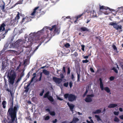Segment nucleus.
<instances>
[{
    "mask_svg": "<svg viewBox=\"0 0 123 123\" xmlns=\"http://www.w3.org/2000/svg\"><path fill=\"white\" fill-rule=\"evenodd\" d=\"M83 15V14H82L80 15H79V16H78L77 17V19L78 18H80V17L82 15Z\"/></svg>",
    "mask_w": 123,
    "mask_h": 123,
    "instance_id": "60",
    "label": "nucleus"
},
{
    "mask_svg": "<svg viewBox=\"0 0 123 123\" xmlns=\"http://www.w3.org/2000/svg\"><path fill=\"white\" fill-rule=\"evenodd\" d=\"M5 74H7V77L8 79L9 84L13 85L14 83L16 76L15 72L12 70L11 71H8L7 73L6 72Z\"/></svg>",
    "mask_w": 123,
    "mask_h": 123,
    "instance_id": "3",
    "label": "nucleus"
},
{
    "mask_svg": "<svg viewBox=\"0 0 123 123\" xmlns=\"http://www.w3.org/2000/svg\"><path fill=\"white\" fill-rule=\"evenodd\" d=\"M117 11H118L119 12H122V13L123 14V7H118L117 9Z\"/></svg>",
    "mask_w": 123,
    "mask_h": 123,
    "instance_id": "22",
    "label": "nucleus"
},
{
    "mask_svg": "<svg viewBox=\"0 0 123 123\" xmlns=\"http://www.w3.org/2000/svg\"><path fill=\"white\" fill-rule=\"evenodd\" d=\"M69 86L70 88H71L73 86V83L72 81H70L69 83Z\"/></svg>",
    "mask_w": 123,
    "mask_h": 123,
    "instance_id": "44",
    "label": "nucleus"
},
{
    "mask_svg": "<svg viewBox=\"0 0 123 123\" xmlns=\"http://www.w3.org/2000/svg\"><path fill=\"white\" fill-rule=\"evenodd\" d=\"M5 34H4L3 35H2V36H1V38H4L5 37Z\"/></svg>",
    "mask_w": 123,
    "mask_h": 123,
    "instance_id": "57",
    "label": "nucleus"
},
{
    "mask_svg": "<svg viewBox=\"0 0 123 123\" xmlns=\"http://www.w3.org/2000/svg\"><path fill=\"white\" fill-rule=\"evenodd\" d=\"M95 117L96 118L97 121H101V120L100 118V117L98 115H96L95 116Z\"/></svg>",
    "mask_w": 123,
    "mask_h": 123,
    "instance_id": "26",
    "label": "nucleus"
},
{
    "mask_svg": "<svg viewBox=\"0 0 123 123\" xmlns=\"http://www.w3.org/2000/svg\"><path fill=\"white\" fill-rule=\"evenodd\" d=\"M117 105L115 104H111L109 105L108 106V107L109 108H114Z\"/></svg>",
    "mask_w": 123,
    "mask_h": 123,
    "instance_id": "15",
    "label": "nucleus"
},
{
    "mask_svg": "<svg viewBox=\"0 0 123 123\" xmlns=\"http://www.w3.org/2000/svg\"><path fill=\"white\" fill-rule=\"evenodd\" d=\"M21 78H18L16 81V83H18V82H19L21 80Z\"/></svg>",
    "mask_w": 123,
    "mask_h": 123,
    "instance_id": "49",
    "label": "nucleus"
},
{
    "mask_svg": "<svg viewBox=\"0 0 123 123\" xmlns=\"http://www.w3.org/2000/svg\"><path fill=\"white\" fill-rule=\"evenodd\" d=\"M18 108V105H17L15 106L13 108L12 107H11L9 109L7 112V114L11 117V119L8 123H13L15 121L16 123H18L17 121L16 113Z\"/></svg>",
    "mask_w": 123,
    "mask_h": 123,
    "instance_id": "2",
    "label": "nucleus"
},
{
    "mask_svg": "<svg viewBox=\"0 0 123 123\" xmlns=\"http://www.w3.org/2000/svg\"><path fill=\"white\" fill-rule=\"evenodd\" d=\"M94 95L93 94L88 95L85 99V101L86 102H89L92 101V98L93 97Z\"/></svg>",
    "mask_w": 123,
    "mask_h": 123,
    "instance_id": "9",
    "label": "nucleus"
},
{
    "mask_svg": "<svg viewBox=\"0 0 123 123\" xmlns=\"http://www.w3.org/2000/svg\"><path fill=\"white\" fill-rule=\"evenodd\" d=\"M30 84H28L26 87H24V88L25 89V92L26 93L29 90V86H30Z\"/></svg>",
    "mask_w": 123,
    "mask_h": 123,
    "instance_id": "19",
    "label": "nucleus"
},
{
    "mask_svg": "<svg viewBox=\"0 0 123 123\" xmlns=\"http://www.w3.org/2000/svg\"><path fill=\"white\" fill-rule=\"evenodd\" d=\"M101 110L102 109L100 108L99 109L97 110L94 111H93L92 113L94 114H98L101 112Z\"/></svg>",
    "mask_w": 123,
    "mask_h": 123,
    "instance_id": "18",
    "label": "nucleus"
},
{
    "mask_svg": "<svg viewBox=\"0 0 123 123\" xmlns=\"http://www.w3.org/2000/svg\"><path fill=\"white\" fill-rule=\"evenodd\" d=\"M82 47L81 49L83 51L84 50V48L85 47V46L84 45H81Z\"/></svg>",
    "mask_w": 123,
    "mask_h": 123,
    "instance_id": "42",
    "label": "nucleus"
},
{
    "mask_svg": "<svg viewBox=\"0 0 123 123\" xmlns=\"http://www.w3.org/2000/svg\"><path fill=\"white\" fill-rule=\"evenodd\" d=\"M49 116H47L44 117V120H48L49 119Z\"/></svg>",
    "mask_w": 123,
    "mask_h": 123,
    "instance_id": "40",
    "label": "nucleus"
},
{
    "mask_svg": "<svg viewBox=\"0 0 123 123\" xmlns=\"http://www.w3.org/2000/svg\"><path fill=\"white\" fill-rule=\"evenodd\" d=\"M112 47L113 48L114 50L115 51L117 52H118V51H117V48L116 46L115 45H113L112 46Z\"/></svg>",
    "mask_w": 123,
    "mask_h": 123,
    "instance_id": "30",
    "label": "nucleus"
},
{
    "mask_svg": "<svg viewBox=\"0 0 123 123\" xmlns=\"http://www.w3.org/2000/svg\"><path fill=\"white\" fill-rule=\"evenodd\" d=\"M21 66V64H20L17 67V68H16V70H18L20 66Z\"/></svg>",
    "mask_w": 123,
    "mask_h": 123,
    "instance_id": "52",
    "label": "nucleus"
},
{
    "mask_svg": "<svg viewBox=\"0 0 123 123\" xmlns=\"http://www.w3.org/2000/svg\"><path fill=\"white\" fill-rule=\"evenodd\" d=\"M77 81H80V75L77 73Z\"/></svg>",
    "mask_w": 123,
    "mask_h": 123,
    "instance_id": "38",
    "label": "nucleus"
},
{
    "mask_svg": "<svg viewBox=\"0 0 123 123\" xmlns=\"http://www.w3.org/2000/svg\"><path fill=\"white\" fill-rule=\"evenodd\" d=\"M6 102L5 101H3L2 102V105H3V108H5L6 107Z\"/></svg>",
    "mask_w": 123,
    "mask_h": 123,
    "instance_id": "28",
    "label": "nucleus"
},
{
    "mask_svg": "<svg viewBox=\"0 0 123 123\" xmlns=\"http://www.w3.org/2000/svg\"><path fill=\"white\" fill-rule=\"evenodd\" d=\"M111 11H113V9H111L107 6L99 5V11L105 15H108Z\"/></svg>",
    "mask_w": 123,
    "mask_h": 123,
    "instance_id": "4",
    "label": "nucleus"
},
{
    "mask_svg": "<svg viewBox=\"0 0 123 123\" xmlns=\"http://www.w3.org/2000/svg\"><path fill=\"white\" fill-rule=\"evenodd\" d=\"M61 77L62 78H63L64 77V76L62 74H61Z\"/></svg>",
    "mask_w": 123,
    "mask_h": 123,
    "instance_id": "63",
    "label": "nucleus"
},
{
    "mask_svg": "<svg viewBox=\"0 0 123 123\" xmlns=\"http://www.w3.org/2000/svg\"><path fill=\"white\" fill-rule=\"evenodd\" d=\"M49 94V92H46V94H45L44 95V98H46V97H47V98H48V97L49 96H48Z\"/></svg>",
    "mask_w": 123,
    "mask_h": 123,
    "instance_id": "32",
    "label": "nucleus"
},
{
    "mask_svg": "<svg viewBox=\"0 0 123 123\" xmlns=\"http://www.w3.org/2000/svg\"><path fill=\"white\" fill-rule=\"evenodd\" d=\"M114 113L115 115H118L119 114V112L118 111H114Z\"/></svg>",
    "mask_w": 123,
    "mask_h": 123,
    "instance_id": "43",
    "label": "nucleus"
},
{
    "mask_svg": "<svg viewBox=\"0 0 123 123\" xmlns=\"http://www.w3.org/2000/svg\"><path fill=\"white\" fill-rule=\"evenodd\" d=\"M60 30L59 27L56 26L55 25L52 26V28L46 27L37 32H31L29 35L25 34L24 36V39H18L13 44V45L12 44V46L11 47L18 48L19 49L22 47L27 48L37 42L38 40V36L41 34L43 31L46 30L48 35L47 37L49 38L54 36L55 34H58L60 32Z\"/></svg>",
    "mask_w": 123,
    "mask_h": 123,
    "instance_id": "1",
    "label": "nucleus"
},
{
    "mask_svg": "<svg viewBox=\"0 0 123 123\" xmlns=\"http://www.w3.org/2000/svg\"><path fill=\"white\" fill-rule=\"evenodd\" d=\"M23 0H19L14 5V6H16V5L18 4H21L23 3Z\"/></svg>",
    "mask_w": 123,
    "mask_h": 123,
    "instance_id": "25",
    "label": "nucleus"
},
{
    "mask_svg": "<svg viewBox=\"0 0 123 123\" xmlns=\"http://www.w3.org/2000/svg\"><path fill=\"white\" fill-rule=\"evenodd\" d=\"M41 44H39L34 49L30 50L29 51V53H30V55H32L37 50L39 46L41 45Z\"/></svg>",
    "mask_w": 123,
    "mask_h": 123,
    "instance_id": "12",
    "label": "nucleus"
},
{
    "mask_svg": "<svg viewBox=\"0 0 123 123\" xmlns=\"http://www.w3.org/2000/svg\"><path fill=\"white\" fill-rule=\"evenodd\" d=\"M68 85V82H67L66 83H65L64 84V86L66 87H67Z\"/></svg>",
    "mask_w": 123,
    "mask_h": 123,
    "instance_id": "39",
    "label": "nucleus"
},
{
    "mask_svg": "<svg viewBox=\"0 0 123 123\" xmlns=\"http://www.w3.org/2000/svg\"><path fill=\"white\" fill-rule=\"evenodd\" d=\"M50 115L52 116L55 115V113L54 111H51L49 112Z\"/></svg>",
    "mask_w": 123,
    "mask_h": 123,
    "instance_id": "33",
    "label": "nucleus"
},
{
    "mask_svg": "<svg viewBox=\"0 0 123 123\" xmlns=\"http://www.w3.org/2000/svg\"><path fill=\"white\" fill-rule=\"evenodd\" d=\"M114 121L116 122H118L119 120V119L117 117H115L114 119Z\"/></svg>",
    "mask_w": 123,
    "mask_h": 123,
    "instance_id": "31",
    "label": "nucleus"
},
{
    "mask_svg": "<svg viewBox=\"0 0 123 123\" xmlns=\"http://www.w3.org/2000/svg\"><path fill=\"white\" fill-rule=\"evenodd\" d=\"M64 97L66 98H68L69 101L71 102L75 100L76 98L75 95L72 94H65L64 95Z\"/></svg>",
    "mask_w": 123,
    "mask_h": 123,
    "instance_id": "6",
    "label": "nucleus"
},
{
    "mask_svg": "<svg viewBox=\"0 0 123 123\" xmlns=\"http://www.w3.org/2000/svg\"><path fill=\"white\" fill-rule=\"evenodd\" d=\"M65 46L66 48H68L70 46V45L68 43H67L65 44Z\"/></svg>",
    "mask_w": 123,
    "mask_h": 123,
    "instance_id": "41",
    "label": "nucleus"
},
{
    "mask_svg": "<svg viewBox=\"0 0 123 123\" xmlns=\"http://www.w3.org/2000/svg\"><path fill=\"white\" fill-rule=\"evenodd\" d=\"M48 99L51 102H53L54 101L52 97L51 96H49L48 97Z\"/></svg>",
    "mask_w": 123,
    "mask_h": 123,
    "instance_id": "29",
    "label": "nucleus"
},
{
    "mask_svg": "<svg viewBox=\"0 0 123 123\" xmlns=\"http://www.w3.org/2000/svg\"><path fill=\"white\" fill-rule=\"evenodd\" d=\"M88 118L90 120V121L87 120L86 122L88 123H94L93 120L91 119L92 118V117H88Z\"/></svg>",
    "mask_w": 123,
    "mask_h": 123,
    "instance_id": "24",
    "label": "nucleus"
},
{
    "mask_svg": "<svg viewBox=\"0 0 123 123\" xmlns=\"http://www.w3.org/2000/svg\"><path fill=\"white\" fill-rule=\"evenodd\" d=\"M99 80L100 81L99 86L101 90L103 91L104 90L107 92L108 93H110V90L108 87H106L104 88L103 84L101 78H100L99 79Z\"/></svg>",
    "mask_w": 123,
    "mask_h": 123,
    "instance_id": "5",
    "label": "nucleus"
},
{
    "mask_svg": "<svg viewBox=\"0 0 123 123\" xmlns=\"http://www.w3.org/2000/svg\"><path fill=\"white\" fill-rule=\"evenodd\" d=\"M119 117L121 119H123V115H122L119 116Z\"/></svg>",
    "mask_w": 123,
    "mask_h": 123,
    "instance_id": "56",
    "label": "nucleus"
},
{
    "mask_svg": "<svg viewBox=\"0 0 123 123\" xmlns=\"http://www.w3.org/2000/svg\"><path fill=\"white\" fill-rule=\"evenodd\" d=\"M57 53L59 56H62L63 55V53L61 51L58 50L57 51Z\"/></svg>",
    "mask_w": 123,
    "mask_h": 123,
    "instance_id": "27",
    "label": "nucleus"
},
{
    "mask_svg": "<svg viewBox=\"0 0 123 123\" xmlns=\"http://www.w3.org/2000/svg\"><path fill=\"white\" fill-rule=\"evenodd\" d=\"M44 90H43L42 92L40 93V96H42L44 92Z\"/></svg>",
    "mask_w": 123,
    "mask_h": 123,
    "instance_id": "46",
    "label": "nucleus"
},
{
    "mask_svg": "<svg viewBox=\"0 0 123 123\" xmlns=\"http://www.w3.org/2000/svg\"><path fill=\"white\" fill-rule=\"evenodd\" d=\"M80 29L81 31H89V29H88L87 28L85 27H81V28Z\"/></svg>",
    "mask_w": 123,
    "mask_h": 123,
    "instance_id": "21",
    "label": "nucleus"
},
{
    "mask_svg": "<svg viewBox=\"0 0 123 123\" xmlns=\"http://www.w3.org/2000/svg\"><path fill=\"white\" fill-rule=\"evenodd\" d=\"M57 119H55L54 120H53V123H55L57 122Z\"/></svg>",
    "mask_w": 123,
    "mask_h": 123,
    "instance_id": "55",
    "label": "nucleus"
},
{
    "mask_svg": "<svg viewBox=\"0 0 123 123\" xmlns=\"http://www.w3.org/2000/svg\"><path fill=\"white\" fill-rule=\"evenodd\" d=\"M63 71L64 72V73H65V68L64 67H63Z\"/></svg>",
    "mask_w": 123,
    "mask_h": 123,
    "instance_id": "62",
    "label": "nucleus"
},
{
    "mask_svg": "<svg viewBox=\"0 0 123 123\" xmlns=\"http://www.w3.org/2000/svg\"><path fill=\"white\" fill-rule=\"evenodd\" d=\"M24 73L23 72L21 73V78L24 76Z\"/></svg>",
    "mask_w": 123,
    "mask_h": 123,
    "instance_id": "61",
    "label": "nucleus"
},
{
    "mask_svg": "<svg viewBox=\"0 0 123 123\" xmlns=\"http://www.w3.org/2000/svg\"><path fill=\"white\" fill-rule=\"evenodd\" d=\"M35 76H34L31 79V82H32L33 81L34 79L35 78Z\"/></svg>",
    "mask_w": 123,
    "mask_h": 123,
    "instance_id": "53",
    "label": "nucleus"
},
{
    "mask_svg": "<svg viewBox=\"0 0 123 123\" xmlns=\"http://www.w3.org/2000/svg\"><path fill=\"white\" fill-rule=\"evenodd\" d=\"M43 73L45 75H48L49 74V72L46 69H44L43 70Z\"/></svg>",
    "mask_w": 123,
    "mask_h": 123,
    "instance_id": "20",
    "label": "nucleus"
},
{
    "mask_svg": "<svg viewBox=\"0 0 123 123\" xmlns=\"http://www.w3.org/2000/svg\"><path fill=\"white\" fill-rule=\"evenodd\" d=\"M83 63H87L88 62V61L87 60H83L82 61Z\"/></svg>",
    "mask_w": 123,
    "mask_h": 123,
    "instance_id": "45",
    "label": "nucleus"
},
{
    "mask_svg": "<svg viewBox=\"0 0 123 123\" xmlns=\"http://www.w3.org/2000/svg\"><path fill=\"white\" fill-rule=\"evenodd\" d=\"M93 15H92V17L93 18H94L95 17H97L96 16V13L95 12L93 11Z\"/></svg>",
    "mask_w": 123,
    "mask_h": 123,
    "instance_id": "37",
    "label": "nucleus"
},
{
    "mask_svg": "<svg viewBox=\"0 0 123 123\" xmlns=\"http://www.w3.org/2000/svg\"><path fill=\"white\" fill-rule=\"evenodd\" d=\"M79 121V119L77 118L74 117L73 118V121L70 123H76Z\"/></svg>",
    "mask_w": 123,
    "mask_h": 123,
    "instance_id": "16",
    "label": "nucleus"
},
{
    "mask_svg": "<svg viewBox=\"0 0 123 123\" xmlns=\"http://www.w3.org/2000/svg\"><path fill=\"white\" fill-rule=\"evenodd\" d=\"M39 8V7L37 6L33 10V12L31 14V15L32 16H34L35 15V14L36 12V10Z\"/></svg>",
    "mask_w": 123,
    "mask_h": 123,
    "instance_id": "17",
    "label": "nucleus"
},
{
    "mask_svg": "<svg viewBox=\"0 0 123 123\" xmlns=\"http://www.w3.org/2000/svg\"><path fill=\"white\" fill-rule=\"evenodd\" d=\"M28 17H26L25 18H23L22 19V22L25 21V19H26V22L28 21Z\"/></svg>",
    "mask_w": 123,
    "mask_h": 123,
    "instance_id": "34",
    "label": "nucleus"
},
{
    "mask_svg": "<svg viewBox=\"0 0 123 123\" xmlns=\"http://www.w3.org/2000/svg\"><path fill=\"white\" fill-rule=\"evenodd\" d=\"M2 1L3 2V4L1 5L0 6V7L1 9H2V10H4L5 9V3L3 1Z\"/></svg>",
    "mask_w": 123,
    "mask_h": 123,
    "instance_id": "23",
    "label": "nucleus"
},
{
    "mask_svg": "<svg viewBox=\"0 0 123 123\" xmlns=\"http://www.w3.org/2000/svg\"><path fill=\"white\" fill-rule=\"evenodd\" d=\"M109 25L113 26V27L117 30L119 29H120L122 28L121 25H118L116 22H110L109 24Z\"/></svg>",
    "mask_w": 123,
    "mask_h": 123,
    "instance_id": "8",
    "label": "nucleus"
},
{
    "mask_svg": "<svg viewBox=\"0 0 123 123\" xmlns=\"http://www.w3.org/2000/svg\"><path fill=\"white\" fill-rule=\"evenodd\" d=\"M53 80L56 84H59L62 81V80L61 79L57 78L55 77H53Z\"/></svg>",
    "mask_w": 123,
    "mask_h": 123,
    "instance_id": "11",
    "label": "nucleus"
},
{
    "mask_svg": "<svg viewBox=\"0 0 123 123\" xmlns=\"http://www.w3.org/2000/svg\"><path fill=\"white\" fill-rule=\"evenodd\" d=\"M90 69V70H91V71L92 72H94V71L93 69L92 68H91Z\"/></svg>",
    "mask_w": 123,
    "mask_h": 123,
    "instance_id": "59",
    "label": "nucleus"
},
{
    "mask_svg": "<svg viewBox=\"0 0 123 123\" xmlns=\"http://www.w3.org/2000/svg\"><path fill=\"white\" fill-rule=\"evenodd\" d=\"M20 18L19 13L18 12V14H17V16L16 17L15 20H11L10 21V23L12 24L15 21L16 22H18V20Z\"/></svg>",
    "mask_w": 123,
    "mask_h": 123,
    "instance_id": "10",
    "label": "nucleus"
},
{
    "mask_svg": "<svg viewBox=\"0 0 123 123\" xmlns=\"http://www.w3.org/2000/svg\"><path fill=\"white\" fill-rule=\"evenodd\" d=\"M114 78L113 76H111L110 78V80L111 81H112L114 79Z\"/></svg>",
    "mask_w": 123,
    "mask_h": 123,
    "instance_id": "48",
    "label": "nucleus"
},
{
    "mask_svg": "<svg viewBox=\"0 0 123 123\" xmlns=\"http://www.w3.org/2000/svg\"><path fill=\"white\" fill-rule=\"evenodd\" d=\"M9 21V19H6L5 21L0 26V31L2 30V31H4L5 30V27L6 26V25H8L9 24L8 22Z\"/></svg>",
    "mask_w": 123,
    "mask_h": 123,
    "instance_id": "7",
    "label": "nucleus"
},
{
    "mask_svg": "<svg viewBox=\"0 0 123 123\" xmlns=\"http://www.w3.org/2000/svg\"><path fill=\"white\" fill-rule=\"evenodd\" d=\"M7 67V66L6 64H4L3 62L2 63V68L1 70V71L2 72H3L5 71V70H6V67Z\"/></svg>",
    "mask_w": 123,
    "mask_h": 123,
    "instance_id": "13",
    "label": "nucleus"
},
{
    "mask_svg": "<svg viewBox=\"0 0 123 123\" xmlns=\"http://www.w3.org/2000/svg\"><path fill=\"white\" fill-rule=\"evenodd\" d=\"M71 79L73 80H74V77L73 74H72L71 75Z\"/></svg>",
    "mask_w": 123,
    "mask_h": 123,
    "instance_id": "50",
    "label": "nucleus"
},
{
    "mask_svg": "<svg viewBox=\"0 0 123 123\" xmlns=\"http://www.w3.org/2000/svg\"><path fill=\"white\" fill-rule=\"evenodd\" d=\"M112 70H113L115 71V72L116 73H118V71L115 68H113L112 69Z\"/></svg>",
    "mask_w": 123,
    "mask_h": 123,
    "instance_id": "35",
    "label": "nucleus"
},
{
    "mask_svg": "<svg viewBox=\"0 0 123 123\" xmlns=\"http://www.w3.org/2000/svg\"><path fill=\"white\" fill-rule=\"evenodd\" d=\"M71 72L70 68H68V69L67 74H68L70 73Z\"/></svg>",
    "mask_w": 123,
    "mask_h": 123,
    "instance_id": "36",
    "label": "nucleus"
},
{
    "mask_svg": "<svg viewBox=\"0 0 123 123\" xmlns=\"http://www.w3.org/2000/svg\"><path fill=\"white\" fill-rule=\"evenodd\" d=\"M67 104L69 107L71 111L73 112V109L74 107V105L71 104H69L68 102Z\"/></svg>",
    "mask_w": 123,
    "mask_h": 123,
    "instance_id": "14",
    "label": "nucleus"
},
{
    "mask_svg": "<svg viewBox=\"0 0 123 123\" xmlns=\"http://www.w3.org/2000/svg\"><path fill=\"white\" fill-rule=\"evenodd\" d=\"M88 58V56H85L84 57V58L85 59H87Z\"/></svg>",
    "mask_w": 123,
    "mask_h": 123,
    "instance_id": "64",
    "label": "nucleus"
},
{
    "mask_svg": "<svg viewBox=\"0 0 123 123\" xmlns=\"http://www.w3.org/2000/svg\"><path fill=\"white\" fill-rule=\"evenodd\" d=\"M74 55L76 57L78 55V53L76 52H75L74 54Z\"/></svg>",
    "mask_w": 123,
    "mask_h": 123,
    "instance_id": "54",
    "label": "nucleus"
},
{
    "mask_svg": "<svg viewBox=\"0 0 123 123\" xmlns=\"http://www.w3.org/2000/svg\"><path fill=\"white\" fill-rule=\"evenodd\" d=\"M119 110L120 111L122 112L123 111V109L122 108H119Z\"/></svg>",
    "mask_w": 123,
    "mask_h": 123,
    "instance_id": "58",
    "label": "nucleus"
},
{
    "mask_svg": "<svg viewBox=\"0 0 123 123\" xmlns=\"http://www.w3.org/2000/svg\"><path fill=\"white\" fill-rule=\"evenodd\" d=\"M8 47H7V44H6L4 47V48L3 49H6Z\"/></svg>",
    "mask_w": 123,
    "mask_h": 123,
    "instance_id": "51",
    "label": "nucleus"
},
{
    "mask_svg": "<svg viewBox=\"0 0 123 123\" xmlns=\"http://www.w3.org/2000/svg\"><path fill=\"white\" fill-rule=\"evenodd\" d=\"M42 75V73H41L40 74V78L39 79V81H40L41 80Z\"/></svg>",
    "mask_w": 123,
    "mask_h": 123,
    "instance_id": "47",
    "label": "nucleus"
}]
</instances>
